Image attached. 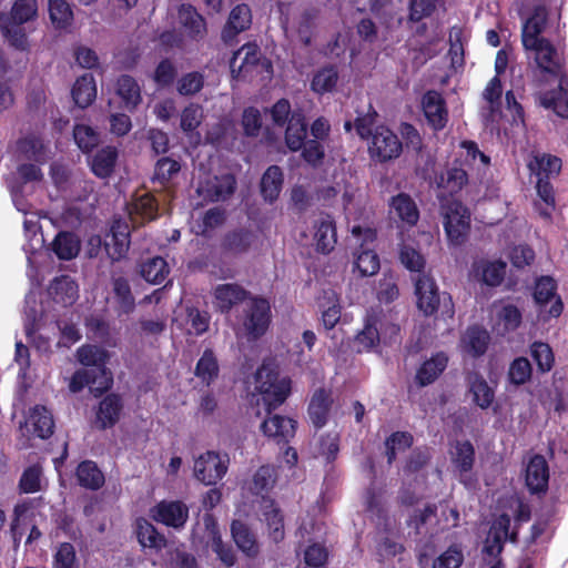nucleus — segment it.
<instances>
[{"label":"nucleus","mask_w":568,"mask_h":568,"mask_svg":"<svg viewBox=\"0 0 568 568\" xmlns=\"http://www.w3.org/2000/svg\"><path fill=\"white\" fill-rule=\"evenodd\" d=\"M255 382L267 414V417L261 424V432L278 445L288 444L296 434L297 422L287 416L272 413L284 404L290 396L291 378L281 377L277 369L263 364L256 371Z\"/></svg>","instance_id":"obj_1"},{"label":"nucleus","mask_w":568,"mask_h":568,"mask_svg":"<svg viewBox=\"0 0 568 568\" xmlns=\"http://www.w3.org/2000/svg\"><path fill=\"white\" fill-rule=\"evenodd\" d=\"M440 211L448 241L455 246L464 244L470 231L469 210L462 201L454 197H445L440 200Z\"/></svg>","instance_id":"obj_2"},{"label":"nucleus","mask_w":568,"mask_h":568,"mask_svg":"<svg viewBox=\"0 0 568 568\" xmlns=\"http://www.w3.org/2000/svg\"><path fill=\"white\" fill-rule=\"evenodd\" d=\"M557 282L549 275H542L535 281L532 297L538 318L544 323L558 318L564 312V302L557 294Z\"/></svg>","instance_id":"obj_3"},{"label":"nucleus","mask_w":568,"mask_h":568,"mask_svg":"<svg viewBox=\"0 0 568 568\" xmlns=\"http://www.w3.org/2000/svg\"><path fill=\"white\" fill-rule=\"evenodd\" d=\"M77 358L85 369L94 372L98 379L101 381L99 387H94L100 393L108 392L113 385L112 372L108 368L110 354L101 346L84 344L77 349Z\"/></svg>","instance_id":"obj_4"},{"label":"nucleus","mask_w":568,"mask_h":568,"mask_svg":"<svg viewBox=\"0 0 568 568\" xmlns=\"http://www.w3.org/2000/svg\"><path fill=\"white\" fill-rule=\"evenodd\" d=\"M402 152L403 143L393 130L384 124L375 126L368 143V153L373 161L386 163L399 158Z\"/></svg>","instance_id":"obj_5"},{"label":"nucleus","mask_w":568,"mask_h":568,"mask_svg":"<svg viewBox=\"0 0 568 568\" xmlns=\"http://www.w3.org/2000/svg\"><path fill=\"white\" fill-rule=\"evenodd\" d=\"M230 457L226 453L206 450L194 460V477L206 486H214L226 475Z\"/></svg>","instance_id":"obj_6"},{"label":"nucleus","mask_w":568,"mask_h":568,"mask_svg":"<svg viewBox=\"0 0 568 568\" xmlns=\"http://www.w3.org/2000/svg\"><path fill=\"white\" fill-rule=\"evenodd\" d=\"M131 245V225L122 216H114L105 235L104 248L112 262L124 258Z\"/></svg>","instance_id":"obj_7"},{"label":"nucleus","mask_w":568,"mask_h":568,"mask_svg":"<svg viewBox=\"0 0 568 568\" xmlns=\"http://www.w3.org/2000/svg\"><path fill=\"white\" fill-rule=\"evenodd\" d=\"M189 507L182 500H161L150 509L152 519L166 527L181 530L189 520Z\"/></svg>","instance_id":"obj_8"},{"label":"nucleus","mask_w":568,"mask_h":568,"mask_svg":"<svg viewBox=\"0 0 568 568\" xmlns=\"http://www.w3.org/2000/svg\"><path fill=\"white\" fill-rule=\"evenodd\" d=\"M270 323L271 306L268 301L263 297H252L243 321L247 336L252 339L262 337L266 333Z\"/></svg>","instance_id":"obj_9"},{"label":"nucleus","mask_w":568,"mask_h":568,"mask_svg":"<svg viewBox=\"0 0 568 568\" xmlns=\"http://www.w3.org/2000/svg\"><path fill=\"white\" fill-rule=\"evenodd\" d=\"M236 179L231 173L214 175L201 182L197 186V194L206 202L227 201L236 191Z\"/></svg>","instance_id":"obj_10"},{"label":"nucleus","mask_w":568,"mask_h":568,"mask_svg":"<svg viewBox=\"0 0 568 568\" xmlns=\"http://www.w3.org/2000/svg\"><path fill=\"white\" fill-rule=\"evenodd\" d=\"M422 110L428 125L434 131L443 130L448 122L447 103L442 93L428 90L422 97Z\"/></svg>","instance_id":"obj_11"},{"label":"nucleus","mask_w":568,"mask_h":568,"mask_svg":"<svg viewBox=\"0 0 568 568\" xmlns=\"http://www.w3.org/2000/svg\"><path fill=\"white\" fill-rule=\"evenodd\" d=\"M252 10L248 4L240 3L232 8L226 23L224 24L221 39L226 45H234L237 36L251 28Z\"/></svg>","instance_id":"obj_12"},{"label":"nucleus","mask_w":568,"mask_h":568,"mask_svg":"<svg viewBox=\"0 0 568 568\" xmlns=\"http://www.w3.org/2000/svg\"><path fill=\"white\" fill-rule=\"evenodd\" d=\"M315 248L321 254H329L337 243V230L334 217L321 212L313 223Z\"/></svg>","instance_id":"obj_13"},{"label":"nucleus","mask_w":568,"mask_h":568,"mask_svg":"<svg viewBox=\"0 0 568 568\" xmlns=\"http://www.w3.org/2000/svg\"><path fill=\"white\" fill-rule=\"evenodd\" d=\"M415 295L417 298V307L426 316H430L438 311L440 295L437 284L432 276L427 274L417 276L415 281Z\"/></svg>","instance_id":"obj_14"},{"label":"nucleus","mask_w":568,"mask_h":568,"mask_svg":"<svg viewBox=\"0 0 568 568\" xmlns=\"http://www.w3.org/2000/svg\"><path fill=\"white\" fill-rule=\"evenodd\" d=\"M260 510L262 520L267 527V534L275 544L285 538L284 514L275 499L268 496H262L260 500Z\"/></svg>","instance_id":"obj_15"},{"label":"nucleus","mask_w":568,"mask_h":568,"mask_svg":"<svg viewBox=\"0 0 568 568\" xmlns=\"http://www.w3.org/2000/svg\"><path fill=\"white\" fill-rule=\"evenodd\" d=\"M215 308L229 314L233 307L248 300L251 293L237 283L219 284L212 292Z\"/></svg>","instance_id":"obj_16"},{"label":"nucleus","mask_w":568,"mask_h":568,"mask_svg":"<svg viewBox=\"0 0 568 568\" xmlns=\"http://www.w3.org/2000/svg\"><path fill=\"white\" fill-rule=\"evenodd\" d=\"M123 410V400L119 394H106L95 410L94 425L100 430L112 428L120 420Z\"/></svg>","instance_id":"obj_17"},{"label":"nucleus","mask_w":568,"mask_h":568,"mask_svg":"<svg viewBox=\"0 0 568 568\" xmlns=\"http://www.w3.org/2000/svg\"><path fill=\"white\" fill-rule=\"evenodd\" d=\"M525 481L531 494H545L549 483V466L542 455L536 454L530 457L526 470Z\"/></svg>","instance_id":"obj_18"},{"label":"nucleus","mask_w":568,"mask_h":568,"mask_svg":"<svg viewBox=\"0 0 568 568\" xmlns=\"http://www.w3.org/2000/svg\"><path fill=\"white\" fill-rule=\"evenodd\" d=\"M491 337L486 328L474 324L466 328L459 341L463 353L471 358L484 356L488 349Z\"/></svg>","instance_id":"obj_19"},{"label":"nucleus","mask_w":568,"mask_h":568,"mask_svg":"<svg viewBox=\"0 0 568 568\" xmlns=\"http://www.w3.org/2000/svg\"><path fill=\"white\" fill-rule=\"evenodd\" d=\"M260 48L256 43H245L233 53L230 60L232 77L245 78L260 62Z\"/></svg>","instance_id":"obj_20"},{"label":"nucleus","mask_w":568,"mask_h":568,"mask_svg":"<svg viewBox=\"0 0 568 568\" xmlns=\"http://www.w3.org/2000/svg\"><path fill=\"white\" fill-rule=\"evenodd\" d=\"M257 236L248 229L240 227L227 232L222 241V252L231 256H240L247 253L255 243Z\"/></svg>","instance_id":"obj_21"},{"label":"nucleus","mask_w":568,"mask_h":568,"mask_svg":"<svg viewBox=\"0 0 568 568\" xmlns=\"http://www.w3.org/2000/svg\"><path fill=\"white\" fill-rule=\"evenodd\" d=\"M332 405L333 398L329 390L321 387L313 393L308 403L307 414L316 430L327 424Z\"/></svg>","instance_id":"obj_22"},{"label":"nucleus","mask_w":568,"mask_h":568,"mask_svg":"<svg viewBox=\"0 0 568 568\" xmlns=\"http://www.w3.org/2000/svg\"><path fill=\"white\" fill-rule=\"evenodd\" d=\"M231 536L237 549L247 558H256L260 554V544L255 532L244 521L234 519L231 523Z\"/></svg>","instance_id":"obj_23"},{"label":"nucleus","mask_w":568,"mask_h":568,"mask_svg":"<svg viewBox=\"0 0 568 568\" xmlns=\"http://www.w3.org/2000/svg\"><path fill=\"white\" fill-rule=\"evenodd\" d=\"M206 530L210 534V545L212 550L225 567H233L236 562V555L232 545L226 544L222 539L216 520L207 515L204 518Z\"/></svg>","instance_id":"obj_24"},{"label":"nucleus","mask_w":568,"mask_h":568,"mask_svg":"<svg viewBox=\"0 0 568 568\" xmlns=\"http://www.w3.org/2000/svg\"><path fill=\"white\" fill-rule=\"evenodd\" d=\"M448 357L444 352L432 355L417 368L414 382L418 387L433 384L446 369Z\"/></svg>","instance_id":"obj_25"},{"label":"nucleus","mask_w":568,"mask_h":568,"mask_svg":"<svg viewBox=\"0 0 568 568\" xmlns=\"http://www.w3.org/2000/svg\"><path fill=\"white\" fill-rule=\"evenodd\" d=\"M547 13L542 8H536L532 14L525 21L521 29V43L526 49L535 48L546 38L541 33L546 29Z\"/></svg>","instance_id":"obj_26"},{"label":"nucleus","mask_w":568,"mask_h":568,"mask_svg":"<svg viewBox=\"0 0 568 568\" xmlns=\"http://www.w3.org/2000/svg\"><path fill=\"white\" fill-rule=\"evenodd\" d=\"M77 484L88 490L97 491L105 484L104 473L91 459L80 462L74 471Z\"/></svg>","instance_id":"obj_27"},{"label":"nucleus","mask_w":568,"mask_h":568,"mask_svg":"<svg viewBox=\"0 0 568 568\" xmlns=\"http://www.w3.org/2000/svg\"><path fill=\"white\" fill-rule=\"evenodd\" d=\"M527 166L537 180H551L560 174L562 161L557 155L537 153L532 155Z\"/></svg>","instance_id":"obj_28"},{"label":"nucleus","mask_w":568,"mask_h":568,"mask_svg":"<svg viewBox=\"0 0 568 568\" xmlns=\"http://www.w3.org/2000/svg\"><path fill=\"white\" fill-rule=\"evenodd\" d=\"M115 93L121 99L123 108L133 112L142 102L141 87L138 81L129 74H122L115 83Z\"/></svg>","instance_id":"obj_29"},{"label":"nucleus","mask_w":568,"mask_h":568,"mask_svg":"<svg viewBox=\"0 0 568 568\" xmlns=\"http://www.w3.org/2000/svg\"><path fill=\"white\" fill-rule=\"evenodd\" d=\"M179 21L189 38L201 40L206 34L205 19L196 11L195 7L183 3L178 11Z\"/></svg>","instance_id":"obj_30"},{"label":"nucleus","mask_w":568,"mask_h":568,"mask_svg":"<svg viewBox=\"0 0 568 568\" xmlns=\"http://www.w3.org/2000/svg\"><path fill=\"white\" fill-rule=\"evenodd\" d=\"M378 322V314H373V311L367 313L364 321V327L354 338V344L358 353L371 352L381 343L379 331L377 327Z\"/></svg>","instance_id":"obj_31"},{"label":"nucleus","mask_w":568,"mask_h":568,"mask_svg":"<svg viewBox=\"0 0 568 568\" xmlns=\"http://www.w3.org/2000/svg\"><path fill=\"white\" fill-rule=\"evenodd\" d=\"M285 130V144L292 152L300 151L307 136V122L301 111H293Z\"/></svg>","instance_id":"obj_32"},{"label":"nucleus","mask_w":568,"mask_h":568,"mask_svg":"<svg viewBox=\"0 0 568 568\" xmlns=\"http://www.w3.org/2000/svg\"><path fill=\"white\" fill-rule=\"evenodd\" d=\"M134 531L139 544L143 548L148 547L159 551L166 547L168 541L165 536L144 517L136 518Z\"/></svg>","instance_id":"obj_33"},{"label":"nucleus","mask_w":568,"mask_h":568,"mask_svg":"<svg viewBox=\"0 0 568 568\" xmlns=\"http://www.w3.org/2000/svg\"><path fill=\"white\" fill-rule=\"evenodd\" d=\"M527 51H534L536 53V62L540 70L551 75H558L561 73V64L558 60L557 49L552 43L545 39L538 43L535 48H528Z\"/></svg>","instance_id":"obj_34"},{"label":"nucleus","mask_w":568,"mask_h":568,"mask_svg":"<svg viewBox=\"0 0 568 568\" xmlns=\"http://www.w3.org/2000/svg\"><path fill=\"white\" fill-rule=\"evenodd\" d=\"M71 97L77 106L85 109L90 106L97 99V84L93 74L84 73L77 78Z\"/></svg>","instance_id":"obj_35"},{"label":"nucleus","mask_w":568,"mask_h":568,"mask_svg":"<svg viewBox=\"0 0 568 568\" xmlns=\"http://www.w3.org/2000/svg\"><path fill=\"white\" fill-rule=\"evenodd\" d=\"M469 392L473 394L474 403L481 409L491 406L495 399V390L488 385L487 381L477 372H470L466 376Z\"/></svg>","instance_id":"obj_36"},{"label":"nucleus","mask_w":568,"mask_h":568,"mask_svg":"<svg viewBox=\"0 0 568 568\" xmlns=\"http://www.w3.org/2000/svg\"><path fill=\"white\" fill-rule=\"evenodd\" d=\"M194 375L206 387H210L219 378L220 364L212 348L203 351L195 365Z\"/></svg>","instance_id":"obj_37"},{"label":"nucleus","mask_w":568,"mask_h":568,"mask_svg":"<svg viewBox=\"0 0 568 568\" xmlns=\"http://www.w3.org/2000/svg\"><path fill=\"white\" fill-rule=\"evenodd\" d=\"M568 82L565 77L558 88L542 93L540 100L546 109H551L557 115L568 119Z\"/></svg>","instance_id":"obj_38"},{"label":"nucleus","mask_w":568,"mask_h":568,"mask_svg":"<svg viewBox=\"0 0 568 568\" xmlns=\"http://www.w3.org/2000/svg\"><path fill=\"white\" fill-rule=\"evenodd\" d=\"M284 174L278 165H271L261 178L260 191L262 197L270 203L276 201L283 187Z\"/></svg>","instance_id":"obj_39"},{"label":"nucleus","mask_w":568,"mask_h":568,"mask_svg":"<svg viewBox=\"0 0 568 568\" xmlns=\"http://www.w3.org/2000/svg\"><path fill=\"white\" fill-rule=\"evenodd\" d=\"M468 184V170L462 165L460 160H454L452 166L440 176L438 186L450 195L459 193Z\"/></svg>","instance_id":"obj_40"},{"label":"nucleus","mask_w":568,"mask_h":568,"mask_svg":"<svg viewBox=\"0 0 568 568\" xmlns=\"http://www.w3.org/2000/svg\"><path fill=\"white\" fill-rule=\"evenodd\" d=\"M390 212L402 222L415 225L419 219V211L414 200L406 193H399L390 199Z\"/></svg>","instance_id":"obj_41"},{"label":"nucleus","mask_w":568,"mask_h":568,"mask_svg":"<svg viewBox=\"0 0 568 568\" xmlns=\"http://www.w3.org/2000/svg\"><path fill=\"white\" fill-rule=\"evenodd\" d=\"M51 246L59 260L70 261L80 252V240L73 232L61 231L55 235Z\"/></svg>","instance_id":"obj_42"},{"label":"nucleus","mask_w":568,"mask_h":568,"mask_svg":"<svg viewBox=\"0 0 568 568\" xmlns=\"http://www.w3.org/2000/svg\"><path fill=\"white\" fill-rule=\"evenodd\" d=\"M118 159V150L108 145L99 150L92 159L91 170L98 178H109L113 171Z\"/></svg>","instance_id":"obj_43"},{"label":"nucleus","mask_w":568,"mask_h":568,"mask_svg":"<svg viewBox=\"0 0 568 568\" xmlns=\"http://www.w3.org/2000/svg\"><path fill=\"white\" fill-rule=\"evenodd\" d=\"M33 434L41 438L48 439L52 436L54 429V420L51 412L41 405H37L30 415Z\"/></svg>","instance_id":"obj_44"},{"label":"nucleus","mask_w":568,"mask_h":568,"mask_svg":"<svg viewBox=\"0 0 568 568\" xmlns=\"http://www.w3.org/2000/svg\"><path fill=\"white\" fill-rule=\"evenodd\" d=\"M136 215L141 222H150L159 216V203L154 195L150 193L135 197L131 204L130 217Z\"/></svg>","instance_id":"obj_45"},{"label":"nucleus","mask_w":568,"mask_h":568,"mask_svg":"<svg viewBox=\"0 0 568 568\" xmlns=\"http://www.w3.org/2000/svg\"><path fill=\"white\" fill-rule=\"evenodd\" d=\"M170 273L166 261L161 256H153L140 265L141 276L151 284L162 283Z\"/></svg>","instance_id":"obj_46"},{"label":"nucleus","mask_w":568,"mask_h":568,"mask_svg":"<svg viewBox=\"0 0 568 568\" xmlns=\"http://www.w3.org/2000/svg\"><path fill=\"white\" fill-rule=\"evenodd\" d=\"M18 149L27 160L34 161L38 164L47 162L45 145L41 138L30 134L18 140Z\"/></svg>","instance_id":"obj_47"},{"label":"nucleus","mask_w":568,"mask_h":568,"mask_svg":"<svg viewBox=\"0 0 568 568\" xmlns=\"http://www.w3.org/2000/svg\"><path fill=\"white\" fill-rule=\"evenodd\" d=\"M23 24L24 23H20L8 18L0 22L3 37L8 40L11 47L20 51H26L29 48L28 37Z\"/></svg>","instance_id":"obj_48"},{"label":"nucleus","mask_w":568,"mask_h":568,"mask_svg":"<svg viewBox=\"0 0 568 568\" xmlns=\"http://www.w3.org/2000/svg\"><path fill=\"white\" fill-rule=\"evenodd\" d=\"M50 294L55 302L72 305L78 298V285L67 276L54 278L50 286Z\"/></svg>","instance_id":"obj_49"},{"label":"nucleus","mask_w":568,"mask_h":568,"mask_svg":"<svg viewBox=\"0 0 568 568\" xmlns=\"http://www.w3.org/2000/svg\"><path fill=\"white\" fill-rule=\"evenodd\" d=\"M49 17L55 29L64 30L73 22V11L67 0H49Z\"/></svg>","instance_id":"obj_50"},{"label":"nucleus","mask_w":568,"mask_h":568,"mask_svg":"<svg viewBox=\"0 0 568 568\" xmlns=\"http://www.w3.org/2000/svg\"><path fill=\"white\" fill-rule=\"evenodd\" d=\"M551 180H537L536 181V191L539 200L544 203L545 206L536 203L537 211L539 215L546 220L551 219V213L556 206L555 199V189Z\"/></svg>","instance_id":"obj_51"},{"label":"nucleus","mask_w":568,"mask_h":568,"mask_svg":"<svg viewBox=\"0 0 568 568\" xmlns=\"http://www.w3.org/2000/svg\"><path fill=\"white\" fill-rule=\"evenodd\" d=\"M381 267L379 257L374 250L364 248L361 245L355 254L354 268L358 271L361 276L375 275Z\"/></svg>","instance_id":"obj_52"},{"label":"nucleus","mask_w":568,"mask_h":568,"mask_svg":"<svg viewBox=\"0 0 568 568\" xmlns=\"http://www.w3.org/2000/svg\"><path fill=\"white\" fill-rule=\"evenodd\" d=\"M452 462L460 475L471 471L475 464V448L469 440L457 442Z\"/></svg>","instance_id":"obj_53"},{"label":"nucleus","mask_w":568,"mask_h":568,"mask_svg":"<svg viewBox=\"0 0 568 568\" xmlns=\"http://www.w3.org/2000/svg\"><path fill=\"white\" fill-rule=\"evenodd\" d=\"M112 286L121 313H132L135 308V301L129 281L123 276H119L112 280Z\"/></svg>","instance_id":"obj_54"},{"label":"nucleus","mask_w":568,"mask_h":568,"mask_svg":"<svg viewBox=\"0 0 568 568\" xmlns=\"http://www.w3.org/2000/svg\"><path fill=\"white\" fill-rule=\"evenodd\" d=\"M338 81V71L335 65H326L320 69L313 77L311 88L314 92L324 94L332 92Z\"/></svg>","instance_id":"obj_55"},{"label":"nucleus","mask_w":568,"mask_h":568,"mask_svg":"<svg viewBox=\"0 0 568 568\" xmlns=\"http://www.w3.org/2000/svg\"><path fill=\"white\" fill-rule=\"evenodd\" d=\"M100 382L101 381L98 379V375H95L94 372H91L85 368H80L77 369L71 376L69 389L72 393H79L85 386H88L94 396H100L103 393H100L98 389L94 388L101 386Z\"/></svg>","instance_id":"obj_56"},{"label":"nucleus","mask_w":568,"mask_h":568,"mask_svg":"<svg viewBox=\"0 0 568 568\" xmlns=\"http://www.w3.org/2000/svg\"><path fill=\"white\" fill-rule=\"evenodd\" d=\"M530 355L537 365L539 373H548L555 365V355L549 344L544 342H534L530 345Z\"/></svg>","instance_id":"obj_57"},{"label":"nucleus","mask_w":568,"mask_h":568,"mask_svg":"<svg viewBox=\"0 0 568 568\" xmlns=\"http://www.w3.org/2000/svg\"><path fill=\"white\" fill-rule=\"evenodd\" d=\"M181 171V163L170 156L159 159L154 165L153 181L166 185Z\"/></svg>","instance_id":"obj_58"},{"label":"nucleus","mask_w":568,"mask_h":568,"mask_svg":"<svg viewBox=\"0 0 568 568\" xmlns=\"http://www.w3.org/2000/svg\"><path fill=\"white\" fill-rule=\"evenodd\" d=\"M205 83L203 73L191 71L183 74L176 82V91L180 95L192 97L199 93Z\"/></svg>","instance_id":"obj_59"},{"label":"nucleus","mask_w":568,"mask_h":568,"mask_svg":"<svg viewBox=\"0 0 568 568\" xmlns=\"http://www.w3.org/2000/svg\"><path fill=\"white\" fill-rule=\"evenodd\" d=\"M465 556L460 544H452L433 561L432 568H460Z\"/></svg>","instance_id":"obj_60"},{"label":"nucleus","mask_w":568,"mask_h":568,"mask_svg":"<svg viewBox=\"0 0 568 568\" xmlns=\"http://www.w3.org/2000/svg\"><path fill=\"white\" fill-rule=\"evenodd\" d=\"M41 476H42V467L38 464L28 466L20 479H19V490L23 494H34L41 490Z\"/></svg>","instance_id":"obj_61"},{"label":"nucleus","mask_w":568,"mask_h":568,"mask_svg":"<svg viewBox=\"0 0 568 568\" xmlns=\"http://www.w3.org/2000/svg\"><path fill=\"white\" fill-rule=\"evenodd\" d=\"M276 469L271 465H262L253 475L252 490L254 494L270 491L276 483Z\"/></svg>","instance_id":"obj_62"},{"label":"nucleus","mask_w":568,"mask_h":568,"mask_svg":"<svg viewBox=\"0 0 568 568\" xmlns=\"http://www.w3.org/2000/svg\"><path fill=\"white\" fill-rule=\"evenodd\" d=\"M178 77V69L175 64L169 59H162L155 67L153 73V81L160 89L171 87Z\"/></svg>","instance_id":"obj_63"},{"label":"nucleus","mask_w":568,"mask_h":568,"mask_svg":"<svg viewBox=\"0 0 568 568\" xmlns=\"http://www.w3.org/2000/svg\"><path fill=\"white\" fill-rule=\"evenodd\" d=\"M73 138L78 148L84 152H91L98 146L100 136L91 126L85 124H77L73 129Z\"/></svg>","instance_id":"obj_64"}]
</instances>
